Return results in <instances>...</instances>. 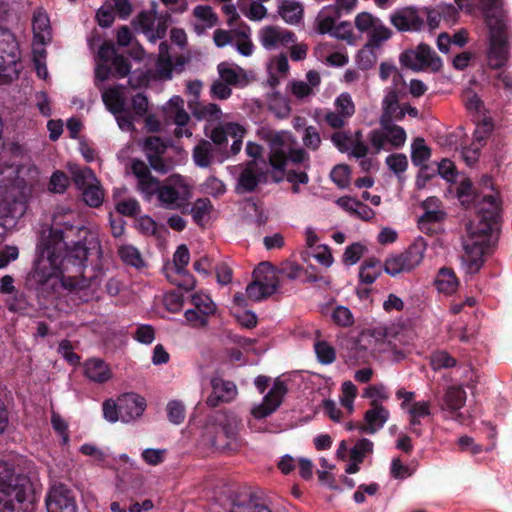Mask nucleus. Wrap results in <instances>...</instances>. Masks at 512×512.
<instances>
[{
	"label": "nucleus",
	"instance_id": "f257e3e1",
	"mask_svg": "<svg viewBox=\"0 0 512 512\" xmlns=\"http://www.w3.org/2000/svg\"><path fill=\"white\" fill-rule=\"evenodd\" d=\"M40 178L38 166L24 160L21 147L13 144L0 157V200L7 204L22 202Z\"/></svg>",
	"mask_w": 512,
	"mask_h": 512
},
{
	"label": "nucleus",
	"instance_id": "f03ea898",
	"mask_svg": "<svg viewBox=\"0 0 512 512\" xmlns=\"http://www.w3.org/2000/svg\"><path fill=\"white\" fill-rule=\"evenodd\" d=\"M479 3L485 11V23L489 31L488 65L492 69H501L509 60L511 20L504 11L497 10L500 0H479Z\"/></svg>",
	"mask_w": 512,
	"mask_h": 512
},
{
	"label": "nucleus",
	"instance_id": "7ed1b4c3",
	"mask_svg": "<svg viewBox=\"0 0 512 512\" xmlns=\"http://www.w3.org/2000/svg\"><path fill=\"white\" fill-rule=\"evenodd\" d=\"M30 479L16 474L11 464L0 462V512H34Z\"/></svg>",
	"mask_w": 512,
	"mask_h": 512
},
{
	"label": "nucleus",
	"instance_id": "20e7f679",
	"mask_svg": "<svg viewBox=\"0 0 512 512\" xmlns=\"http://www.w3.org/2000/svg\"><path fill=\"white\" fill-rule=\"evenodd\" d=\"M456 194L463 206L477 209V232L487 235L499 226L501 201L498 193L481 195L475 190L471 180L465 178L458 184Z\"/></svg>",
	"mask_w": 512,
	"mask_h": 512
},
{
	"label": "nucleus",
	"instance_id": "39448f33",
	"mask_svg": "<svg viewBox=\"0 0 512 512\" xmlns=\"http://www.w3.org/2000/svg\"><path fill=\"white\" fill-rule=\"evenodd\" d=\"M64 260L60 248L49 244L39 247L37 259L26 278V285L41 293L54 290Z\"/></svg>",
	"mask_w": 512,
	"mask_h": 512
},
{
	"label": "nucleus",
	"instance_id": "423d86ee",
	"mask_svg": "<svg viewBox=\"0 0 512 512\" xmlns=\"http://www.w3.org/2000/svg\"><path fill=\"white\" fill-rule=\"evenodd\" d=\"M263 139L269 146L268 162L272 166L274 156L280 154L284 157V166L288 167L290 163L294 167L310 170V155L304 148H293L285 140L284 134L276 131H267L263 134Z\"/></svg>",
	"mask_w": 512,
	"mask_h": 512
},
{
	"label": "nucleus",
	"instance_id": "0eeeda50",
	"mask_svg": "<svg viewBox=\"0 0 512 512\" xmlns=\"http://www.w3.org/2000/svg\"><path fill=\"white\" fill-rule=\"evenodd\" d=\"M155 195L162 207L176 210L183 207L191 197V186L180 174H172L160 185Z\"/></svg>",
	"mask_w": 512,
	"mask_h": 512
},
{
	"label": "nucleus",
	"instance_id": "6e6552de",
	"mask_svg": "<svg viewBox=\"0 0 512 512\" xmlns=\"http://www.w3.org/2000/svg\"><path fill=\"white\" fill-rule=\"evenodd\" d=\"M400 64L414 72H439L443 62L440 56L426 43H420L416 48L406 49L399 55Z\"/></svg>",
	"mask_w": 512,
	"mask_h": 512
},
{
	"label": "nucleus",
	"instance_id": "1a4fd4ad",
	"mask_svg": "<svg viewBox=\"0 0 512 512\" xmlns=\"http://www.w3.org/2000/svg\"><path fill=\"white\" fill-rule=\"evenodd\" d=\"M71 174L75 185L81 191L83 201L93 208L101 206L105 193L95 173L88 167H75L71 170Z\"/></svg>",
	"mask_w": 512,
	"mask_h": 512
},
{
	"label": "nucleus",
	"instance_id": "9d476101",
	"mask_svg": "<svg viewBox=\"0 0 512 512\" xmlns=\"http://www.w3.org/2000/svg\"><path fill=\"white\" fill-rule=\"evenodd\" d=\"M167 145L156 136L148 137L143 142V151L152 169L165 174L173 167V162L166 160L162 155L166 152Z\"/></svg>",
	"mask_w": 512,
	"mask_h": 512
},
{
	"label": "nucleus",
	"instance_id": "9b49d317",
	"mask_svg": "<svg viewBox=\"0 0 512 512\" xmlns=\"http://www.w3.org/2000/svg\"><path fill=\"white\" fill-rule=\"evenodd\" d=\"M287 392L286 383L276 379L271 390L264 396L262 403L252 409V415L256 419L270 416L280 407Z\"/></svg>",
	"mask_w": 512,
	"mask_h": 512
},
{
	"label": "nucleus",
	"instance_id": "f8f14e48",
	"mask_svg": "<svg viewBox=\"0 0 512 512\" xmlns=\"http://www.w3.org/2000/svg\"><path fill=\"white\" fill-rule=\"evenodd\" d=\"M392 25L400 32H418L424 27L420 8L414 6L396 10L390 16Z\"/></svg>",
	"mask_w": 512,
	"mask_h": 512
},
{
	"label": "nucleus",
	"instance_id": "ddd939ff",
	"mask_svg": "<svg viewBox=\"0 0 512 512\" xmlns=\"http://www.w3.org/2000/svg\"><path fill=\"white\" fill-rule=\"evenodd\" d=\"M271 168V178L275 183H280L286 179L287 182H295L306 185L310 181L308 175L309 170L298 167L288 168L287 166H284V157L280 154H276L274 156V161Z\"/></svg>",
	"mask_w": 512,
	"mask_h": 512
},
{
	"label": "nucleus",
	"instance_id": "4468645a",
	"mask_svg": "<svg viewBox=\"0 0 512 512\" xmlns=\"http://www.w3.org/2000/svg\"><path fill=\"white\" fill-rule=\"evenodd\" d=\"M47 512H76L71 491L63 484L51 486L46 497Z\"/></svg>",
	"mask_w": 512,
	"mask_h": 512
},
{
	"label": "nucleus",
	"instance_id": "2eb2a0df",
	"mask_svg": "<svg viewBox=\"0 0 512 512\" xmlns=\"http://www.w3.org/2000/svg\"><path fill=\"white\" fill-rule=\"evenodd\" d=\"M131 170L137 179V189L147 199L154 196L160 187V182L152 175L147 164L140 159H133L131 161Z\"/></svg>",
	"mask_w": 512,
	"mask_h": 512
},
{
	"label": "nucleus",
	"instance_id": "dca6fc26",
	"mask_svg": "<svg viewBox=\"0 0 512 512\" xmlns=\"http://www.w3.org/2000/svg\"><path fill=\"white\" fill-rule=\"evenodd\" d=\"M497 229H498V227L495 228L491 233L484 235V234L477 232L478 231V226H477L476 229L472 232V235L477 234V235L483 237V239L474 240L471 244L468 243L464 246V249H465L464 259L467 264V269H468L469 273H477L481 269V267L484 263L483 256L487 249L486 238L488 236H490Z\"/></svg>",
	"mask_w": 512,
	"mask_h": 512
},
{
	"label": "nucleus",
	"instance_id": "f3484780",
	"mask_svg": "<svg viewBox=\"0 0 512 512\" xmlns=\"http://www.w3.org/2000/svg\"><path fill=\"white\" fill-rule=\"evenodd\" d=\"M229 512H272L265 500L248 492L230 495Z\"/></svg>",
	"mask_w": 512,
	"mask_h": 512
},
{
	"label": "nucleus",
	"instance_id": "a211bd4d",
	"mask_svg": "<svg viewBox=\"0 0 512 512\" xmlns=\"http://www.w3.org/2000/svg\"><path fill=\"white\" fill-rule=\"evenodd\" d=\"M371 408L364 414V424H359L358 430L361 433L374 434L379 431L388 421L390 413L377 400L370 402Z\"/></svg>",
	"mask_w": 512,
	"mask_h": 512
},
{
	"label": "nucleus",
	"instance_id": "6ab92c4d",
	"mask_svg": "<svg viewBox=\"0 0 512 512\" xmlns=\"http://www.w3.org/2000/svg\"><path fill=\"white\" fill-rule=\"evenodd\" d=\"M226 45L233 46L241 55L250 56L254 45L250 39V27L241 23L238 26L226 30Z\"/></svg>",
	"mask_w": 512,
	"mask_h": 512
},
{
	"label": "nucleus",
	"instance_id": "aec40b11",
	"mask_svg": "<svg viewBox=\"0 0 512 512\" xmlns=\"http://www.w3.org/2000/svg\"><path fill=\"white\" fill-rule=\"evenodd\" d=\"M466 398V392L462 387L450 386L443 395L440 409L447 412L452 419L460 421L462 413L459 410L465 405Z\"/></svg>",
	"mask_w": 512,
	"mask_h": 512
},
{
	"label": "nucleus",
	"instance_id": "412c9836",
	"mask_svg": "<svg viewBox=\"0 0 512 512\" xmlns=\"http://www.w3.org/2000/svg\"><path fill=\"white\" fill-rule=\"evenodd\" d=\"M259 40L267 50L277 49L295 41V34L276 26H265L259 31Z\"/></svg>",
	"mask_w": 512,
	"mask_h": 512
},
{
	"label": "nucleus",
	"instance_id": "4be33fe9",
	"mask_svg": "<svg viewBox=\"0 0 512 512\" xmlns=\"http://www.w3.org/2000/svg\"><path fill=\"white\" fill-rule=\"evenodd\" d=\"M146 408L144 398L136 394L119 397V414L122 422H130L140 417Z\"/></svg>",
	"mask_w": 512,
	"mask_h": 512
},
{
	"label": "nucleus",
	"instance_id": "5701e85b",
	"mask_svg": "<svg viewBox=\"0 0 512 512\" xmlns=\"http://www.w3.org/2000/svg\"><path fill=\"white\" fill-rule=\"evenodd\" d=\"M253 278L264 287L266 293L273 295L279 288L275 268L269 262L259 263L253 271Z\"/></svg>",
	"mask_w": 512,
	"mask_h": 512
},
{
	"label": "nucleus",
	"instance_id": "b1692460",
	"mask_svg": "<svg viewBox=\"0 0 512 512\" xmlns=\"http://www.w3.org/2000/svg\"><path fill=\"white\" fill-rule=\"evenodd\" d=\"M0 40V73L8 70L17 61V45L12 35L3 33Z\"/></svg>",
	"mask_w": 512,
	"mask_h": 512
},
{
	"label": "nucleus",
	"instance_id": "393cba45",
	"mask_svg": "<svg viewBox=\"0 0 512 512\" xmlns=\"http://www.w3.org/2000/svg\"><path fill=\"white\" fill-rule=\"evenodd\" d=\"M34 39L39 44L45 45L51 40V27L49 17L45 11L38 9L34 12L32 19Z\"/></svg>",
	"mask_w": 512,
	"mask_h": 512
},
{
	"label": "nucleus",
	"instance_id": "a878e982",
	"mask_svg": "<svg viewBox=\"0 0 512 512\" xmlns=\"http://www.w3.org/2000/svg\"><path fill=\"white\" fill-rule=\"evenodd\" d=\"M85 233L84 242H78L75 244L66 261L71 262L72 259L78 260L82 264L87 260L89 251L99 248V243L96 236L93 233L88 232L86 229H82Z\"/></svg>",
	"mask_w": 512,
	"mask_h": 512
},
{
	"label": "nucleus",
	"instance_id": "bb28decb",
	"mask_svg": "<svg viewBox=\"0 0 512 512\" xmlns=\"http://www.w3.org/2000/svg\"><path fill=\"white\" fill-rule=\"evenodd\" d=\"M264 178L265 173L257 168V163L250 161L241 172L238 184L243 191L252 192Z\"/></svg>",
	"mask_w": 512,
	"mask_h": 512
},
{
	"label": "nucleus",
	"instance_id": "cd10ccee",
	"mask_svg": "<svg viewBox=\"0 0 512 512\" xmlns=\"http://www.w3.org/2000/svg\"><path fill=\"white\" fill-rule=\"evenodd\" d=\"M277 11L288 24H298L303 18V6L296 0H277Z\"/></svg>",
	"mask_w": 512,
	"mask_h": 512
},
{
	"label": "nucleus",
	"instance_id": "c85d7f7f",
	"mask_svg": "<svg viewBox=\"0 0 512 512\" xmlns=\"http://www.w3.org/2000/svg\"><path fill=\"white\" fill-rule=\"evenodd\" d=\"M384 271V264L375 257L366 258L359 268V280L361 283L371 285Z\"/></svg>",
	"mask_w": 512,
	"mask_h": 512
},
{
	"label": "nucleus",
	"instance_id": "c756f323",
	"mask_svg": "<svg viewBox=\"0 0 512 512\" xmlns=\"http://www.w3.org/2000/svg\"><path fill=\"white\" fill-rule=\"evenodd\" d=\"M189 108L194 117L198 120H205L209 123H213L221 118V108L213 103L201 104L197 101H190Z\"/></svg>",
	"mask_w": 512,
	"mask_h": 512
},
{
	"label": "nucleus",
	"instance_id": "7c9ffc66",
	"mask_svg": "<svg viewBox=\"0 0 512 512\" xmlns=\"http://www.w3.org/2000/svg\"><path fill=\"white\" fill-rule=\"evenodd\" d=\"M426 245L423 241L412 243L405 251L399 253L409 272L416 268L423 260Z\"/></svg>",
	"mask_w": 512,
	"mask_h": 512
},
{
	"label": "nucleus",
	"instance_id": "2f4dec72",
	"mask_svg": "<svg viewBox=\"0 0 512 512\" xmlns=\"http://www.w3.org/2000/svg\"><path fill=\"white\" fill-rule=\"evenodd\" d=\"M85 375L94 382L103 383L111 378L109 367L100 359H90L84 365Z\"/></svg>",
	"mask_w": 512,
	"mask_h": 512
},
{
	"label": "nucleus",
	"instance_id": "473e14b6",
	"mask_svg": "<svg viewBox=\"0 0 512 512\" xmlns=\"http://www.w3.org/2000/svg\"><path fill=\"white\" fill-rule=\"evenodd\" d=\"M225 82H226V99L231 95V89L228 86H234L237 88L246 87L250 79L248 77L247 72L235 65L232 67L226 66L225 70Z\"/></svg>",
	"mask_w": 512,
	"mask_h": 512
},
{
	"label": "nucleus",
	"instance_id": "72a5a7b5",
	"mask_svg": "<svg viewBox=\"0 0 512 512\" xmlns=\"http://www.w3.org/2000/svg\"><path fill=\"white\" fill-rule=\"evenodd\" d=\"M438 201L435 197L427 198L423 203L422 207L425 210L424 214L419 218V226L422 231H428L429 229L426 228V225L428 224H435L442 222L445 217L446 213L442 210H431L430 207L434 205Z\"/></svg>",
	"mask_w": 512,
	"mask_h": 512
},
{
	"label": "nucleus",
	"instance_id": "f704fd0d",
	"mask_svg": "<svg viewBox=\"0 0 512 512\" xmlns=\"http://www.w3.org/2000/svg\"><path fill=\"white\" fill-rule=\"evenodd\" d=\"M339 17L340 11L338 8L330 6L323 8L316 19L318 32L320 34L329 33L330 35H332V32L335 28V21Z\"/></svg>",
	"mask_w": 512,
	"mask_h": 512
},
{
	"label": "nucleus",
	"instance_id": "c9c22d12",
	"mask_svg": "<svg viewBox=\"0 0 512 512\" xmlns=\"http://www.w3.org/2000/svg\"><path fill=\"white\" fill-rule=\"evenodd\" d=\"M435 285L438 291L451 294L457 289L458 279L452 269L444 267L439 270Z\"/></svg>",
	"mask_w": 512,
	"mask_h": 512
},
{
	"label": "nucleus",
	"instance_id": "e433bc0d",
	"mask_svg": "<svg viewBox=\"0 0 512 512\" xmlns=\"http://www.w3.org/2000/svg\"><path fill=\"white\" fill-rule=\"evenodd\" d=\"M367 36L368 40L365 47L375 49L380 48L385 41H388L392 37V31L379 20Z\"/></svg>",
	"mask_w": 512,
	"mask_h": 512
},
{
	"label": "nucleus",
	"instance_id": "4c0bfd02",
	"mask_svg": "<svg viewBox=\"0 0 512 512\" xmlns=\"http://www.w3.org/2000/svg\"><path fill=\"white\" fill-rule=\"evenodd\" d=\"M102 99L106 107L114 114L123 112L125 99L119 87L109 88L103 91Z\"/></svg>",
	"mask_w": 512,
	"mask_h": 512
},
{
	"label": "nucleus",
	"instance_id": "58836bf2",
	"mask_svg": "<svg viewBox=\"0 0 512 512\" xmlns=\"http://www.w3.org/2000/svg\"><path fill=\"white\" fill-rule=\"evenodd\" d=\"M193 14L197 19L195 28L198 33H202L205 29L213 27L217 22V16L209 6L199 5L194 8Z\"/></svg>",
	"mask_w": 512,
	"mask_h": 512
},
{
	"label": "nucleus",
	"instance_id": "ea45409f",
	"mask_svg": "<svg viewBox=\"0 0 512 512\" xmlns=\"http://www.w3.org/2000/svg\"><path fill=\"white\" fill-rule=\"evenodd\" d=\"M245 133V128L240 124L226 122V143L228 142V137L233 139L230 147L231 154L236 155L241 151Z\"/></svg>",
	"mask_w": 512,
	"mask_h": 512
},
{
	"label": "nucleus",
	"instance_id": "a19ab883",
	"mask_svg": "<svg viewBox=\"0 0 512 512\" xmlns=\"http://www.w3.org/2000/svg\"><path fill=\"white\" fill-rule=\"evenodd\" d=\"M411 161L414 166L420 167L431 157V149L425 144V140L417 137L412 143Z\"/></svg>",
	"mask_w": 512,
	"mask_h": 512
},
{
	"label": "nucleus",
	"instance_id": "79ce46f5",
	"mask_svg": "<svg viewBox=\"0 0 512 512\" xmlns=\"http://www.w3.org/2000/svg\"><path fill=\"white\" fill-rule=\"evenodd\" d=\"M193 159L197 166L208 167L213 160V145L209 141H201L193 150Z\"/></svg>",
	"mask_w": 512,
	"mask_h": 512
},
{
	"label": "nucleus",
	"instance_id": "37998d69",
	"mask_svg": "<svg viewBox=\"0 0 512 512\" xmlns=\"http://www.w3.org/2000/svg\"><path fill=\"white\" fill-rule=\"evenodd\" d=\"M386 131L387 141L395 148H400L405 144L406 132L404 128L394 123L381 125Z\"/></svg>",
	"mask_w": 512,
	"mask_h": 512
},
{
	"label": "nucleus",
	"instance_id": "c03bdc74",
	"mask_svg": "<svg viewBox=\"0 0 512 512\" xmlns=\"http://www.w3.org/2000/svg\"><path fill=\"white\" fill-rule=\"evenodd\" d=\"M212 391L206 399V404L210 408L218 407L224 399V380L220 376L211 379Z\"/></svg>",
	"mask_w": 512,
	"mask_h": 512
},
{
	"label": "nucleus",
	"instance_id": "a18cd8bd",
	"mask_svg": "<svg viewBox=\"0 0 512 512\" xmlns=\"http://www.w3.org/2000/svg\"><path fill=\"white\" fill-rule=\"evenodd\" d=\"M212 204L208 199H198L192 206L191 213L194 221L203 225L210 216Z\"/></svg>",
	"mask_w": 512,
	"mask_h": 512
},
{
	"label": "nucleus",
	"instance_id": "49530a36",
	"mask_svg": "<svg viewBox=\"0 0 512 512\" xmlns=\"http://www.w3.org/2000/svg\"><path fill=\"white\" fill-rule=\"evenodd\" d=\"M230 313L236 320L237 324L245 329H253L257 326L258 318L251 310H236L231 309Z\"/></svg>",
	"mask_w": 512,
	"mask_h": 512
},
{
	"label": "nucleus",
	"instance_id": "de8ad7c7",
	"mask_svg": "<svg viewBox=\"0 0 512 512\" xmlns=\"http://www.w3.org/2000/svg\"><path fill=\"white\" fill-rule=\"evenodd\" d=\"M373 442L367 438L360 439L350 450V459L354 462H363L367 454L373 452Z\"/></svg>",
	"mask_w": 512,
	"mask_h": 512
},
{
	"label": "nucleus",
	"instance_id": "09e8293b",
	"mask_svg": "<svg viewBox=\"0 0 512 512\" xmlns=\"http://www.w3.org/2000/svg\"><path fill=\"white\" fill-rule=\"evenodd\" d=\"M317 359L321 364L328 365L335 361L336 352L333 346L326 341H318L314 345Z\"/></svg>",
	"mask_w": 512,
	"mask_h": 512
},
{
	"label": "nucleus",
	"instance_id": "8fccbe9b",
	"mask_svg": "<svg viewBox=\"0 0 512 512\" xmlns=\"http://www.w3.org/2000/svg\"><path fill=\"white\" fill-rule=\"evenodd\" d=\"M191 302L194 306V309L199 311L204 315H211L215 312L216 306L211 300V298L202 293H195L191 297Z\"/></svg>",
	"mask_w": 512,
	"mask_h": 512
},
{
	"label": "nucleus",
	"instance_id": "3c124183",
	"mask_svg": "<svg viewBox=\"0 0 512 512\" xmlns=\"http://www.w3.org/2000/svg\"><path fill=\"white\" fill-rule=\"evenodd\" d=\"M183 100L176 96L171 99L169 105L171 107V114L173 115L174 122L177 126H185L187 125L190 116L183 108Z\"/></svg>",
	"mask_w": 512,
	"mask_h": 512
},
{
	"label": "nucleus",
	"instance_id": "603ef678",
	"mask_svg": "<svg viewBox=\"0 0 512 512\" xmlns=\"http://www.w3.org/2000/svg\"><path fill=\"white\" fill-rule=\"evenodd\" d=\"M157 71L162 78H170L171 76V60L168 55V45L165 42L159 45Z\"/></svg>",
	"mask_w": 512,
	"mask_h": 512
},
{
	"label": "nucleus",
	"instance_id": "864d4df0",
	"mask_svg": "<svg viewBox=\"0 0 512 512\" xmlns=\"http://www.w3.org/2000/svg\"><path fill=\"white\" fill-rule=\"evenodd\" d=\"M121 259L128 265L140 268L144 265V261L140 252L133 246L126 245L119 249Z\"/></svg>",
	"mask_w": 512,
	"mask_h": 512
},
{
	"label": "nucleus",
	"instance_id": "5fc2aeb1",
	"mask_svg": "<svg viewBox=\"0 0 512 512\" xmlns=\"http://www.w3.org/2000/svg\"><path fill=\"white\" fill-rule=\"evenodd\" d=\"M365 250L366 247L359 242L347 246L342 257V262L347 266L356 264L363 256Z\"/></svg>",
	"mask_w": 512,
	"mask_h": 512
},
{
	"label": "nucleus",
	"instance_id": "6e6d98bb",
	"mask_svg": "<svg viewBox=\"0 0 512 512\" xmlns=\"http://www.w3.org/2000/svg\"><path fill=\"white\" fill-rule=\"evenodd\" d=\"M456 363V359L446 351H436L431 356V365L434 370L452 368Z\"/></svg>",
	"mask_w": 512,
	"mask_h": 512
},
{
	"label": "nucleus",
	"instance_id": "4d7b16f0",
	"mask_svg": "<svg viewBox=\"0 0 512 512\" xmlns=\"http://www.w3.org/2000/svg\"><path fill=\"white\" fill-rule=\"evenodd\" d=\"M350 172L348 165L338 164L332 169L330 177L339 188H345L349 184Z\"/></svg>",
	"mask_w": 512,
	"mask_h": 512
},
{
	"label": "nucleus",
	"instance_id": "13d9d810",
	"mask_svg": "<svg viewBox=\"0 0 512 512\" xmlns=\"http://www.w3.org/2000/svg\"><path fill=\"white\" fill-rule=\"evenodd\" d=\"M167 278L176 286L184 289L191 290L195 286V280L191 274H189L186 269L182 273H173L167 272Z\"/></svg>",
	"mask_w": 512,
	"mask_h": 512
},
{
	"label": "nucleus",
	"instance_id": "bf43d9fd",
	"mask_svg": "<svg viewBox=\"0 0 512 512\" xmlns=\"http://www.w3.org/2000/svg\"><path fill=\"white\" fill-rule=\"evenodd\" d=\"M384 271L390 276H397L400 273H408L405 264L399 254H393L386 258Z\"/></svg>",
	"mask_w": 512,
	"mask_h": 512
},
{
	"label": "nucleus",
	"instance_id": "052dcab7",
	"mask_svg": "<svg viewBox=\"0 0 512 512\" xmlns=\"http://www.w3.org/2000/svg\"><path fill=\"white\" fill-rule=\"evenodd\" d=\"M380 19L369 12H361L355 17V27L361 33H369Z\"/></svg>",
	"mask_w": 512,
	"mask_h": 512
},
{
	"label": "nucleus",
	"instance_id": "680f3d73",
	"mask_svg": "<svg viewBox=\"0 0 512 512\" xmlns=\"http://www.w3.org/2000/svg\"><path fill=\"white\" fill-rule=\"evenodd\" d=\"M190 261V253L186 245H180L173 255L175 273H182Z\"/></svg>",
	"mask_w": 512,
	"mask_h": 512
},
{
	"label": "nucleus",
	"instance_id": "e2e57ef3",
	"mask_svg": "<svg viewBox=\"0 0 512 512\" xmlns=\"http://www.w3.org/2000/svg\"><path fill=\"white\" fill-rule=\"evenodd\" d=\"M333 322L342 327H349L354 323V317L349 308L337 306L332 312Z\"/></svg>",
	"mask_w": 512,
	"mask_h": 512
},
{
	"label": "nucleus",
	"instance_id": "0e129e2a",
	"mask_svg": "<svg viewBox=\"0 0 512 512\" xmlns=\"http://www.w3.org/2000/svg\"><path fill=\"white\" fill-rule=\"evenodd\" d=\"M386 164L391 171L399 175L407 170L408 160L405 154L395 153L387 156Z\"/></svg>",
	"mask_w": 512,
	"mask_h": 512
},
{
	"label": "nucleus",
	"instance_id": "69168bd1",
	"mask_svg": "<svg viewBox=\"0 0 512 512\" xmlns=\"http://www.w3.org/2000/svg\"><path fill=\"white\" fill-rule=\"evenodd\" d=\"M337 112L345 116L351 117L355 112V105L349 93L340 94L335 100Z\"/></svg>",
	"mask_w": 512,
	"mask_h": 512
},
{
	"label": "nucleus",
	"instance_id": "338daca9",
	"mask_svg": "<svg viewBox=\"0 0 512 512\" xmlns=\"http://www.w3.org/2000/svg\"><path fill=\"white\" fill-rule=\"evenodd\" d=\"M302 141L304 146L312 151L318 150L322 142L320 134L314 126H307L305 128Z\"/></svg>",
	"mask_w": 512,
	"mask_h": 512
},
{
	"label": "nucleus",
	"instance_id": "774afa93",
	"mask_svg": "<svg viewBox=\"0 0 512 512\" xmlns=\"http://www.w3.org/2000/svg\"><path fill=\"white\" fill-rule=\"evenodd\" d=\"M69 183V178L64 172L56 171L50 177L49 191L53 193H64Z\"/></svg>",
	"mask_w": 512,
	"mask_h": 512
}]
</instances>
